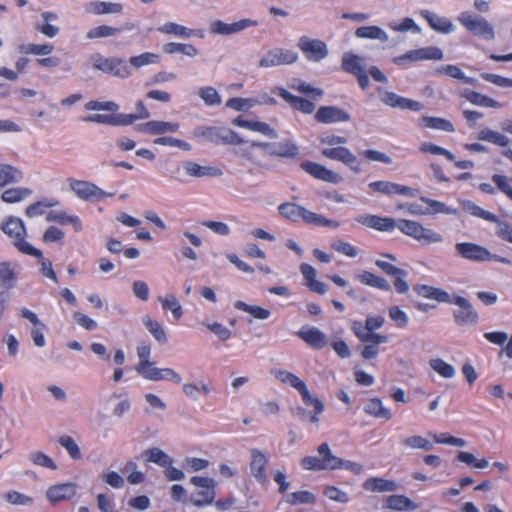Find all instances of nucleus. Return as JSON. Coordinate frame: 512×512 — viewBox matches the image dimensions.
<instances>
[{"instance_id":"1","label":"nucleus","mask_w":512,"mask_h":512,"mask_svg":"<svg viewBox=\"0 0 512 512\" xmlns=\"http://www.w3.org/2000/svg\"><path fill=\"white\" fill-rule=\"evenodd\" d=\"M384 323L383 316L375 315L368 316L364 325L354 326V334L360 342L357 351L364 360L376 359L381 352L380 346L389 342L387 334L377 332Z\"/></svg>"},{"instance_id":"50","label":"nucleus","mask_w":512,"mask_h":512,"mask_svg":"<svg viewBox=\"0 0 512 512\" xmlns=\"http://www.w3.org/2000/svg\"><path fill=\"white\" fill-rule=\"evenodd\" d=\"M318 453L320 455L321 462H323V465H327V470H335L343 467L342 459L334 456L331 453L328 443H322L318 447Z\"/></svg>"},{"instance_id":"35","label":"nucleus","mask_w":512,"mask_h":512,"mask_svg":"<svg viewBox=\"0 0 512 512\" xmlns=\"http://www.w3.org/2000/svg\"><path fill=\"white\" fill-rule=\"evenodd\" d=\"M128 116H123V114H91L85 116L83 121L104 124L109 126H128Z\"/></svg>"},{"instance_id":"43","label":"nucleus","mask_w":512,"mask_h":512,"mask_svg":"<svg viewBox=\"0 0 512 512\" xmlns=\"http://www.w3.org/2000/svg\"><path fill=\"white\" fill-rule=\"evenodd\" d=\"M416 292L419 296L426 299H433L440 303H450L451 296L444 290L429 285H421L416 287Z\"/></svg>"},{"instance_id":"7","label":"nucleus","mask_w":512,"mask_h":512,"mask_svg":"<svg viewBox=\"0 0 512 512\" xmlns=\"http://www.w3.org/2000/svg\"><path fill=\"white\" fill-rule=\"evenodd\" d=\"M278 211L284 218L297 222L303 220L306 223L317 226H330L332 221L322 217L306 208L291 202L282 203L278 207Z\"/></svg>"},{"instance_id":"55","label":"nucleus","mask_w":512,"mask_h":512,"mask_svg":"<svg viewBox=\"0 0 512 512\" xmlns=\"http://www.w3.org/2000/svg\"><path fill=\"white\" fill-rule=\"evenodd\" d=\"M163 51L166 54L182 53L194 57L198 54V49L192 44L169 42L163 45Z\"/></svg>"},{"instance_id":"41","label":"nucleus","mask_w":512,"mask_h":512,"mask_svg":"<svg viewBox=\"0 0 512 512\" xmlns=\"http://www.w3.org/2000/svg\"><path fill=\"white\" fill-rule=\"evenodd\" d=\"M418 125L425 128L444 131L448 133H452L455 131L453 123L441 117L423 116L418 120Z\"/></svg>"},{"instance_id":"14","label":"nucleus","mask_w":512,"mask_h":512,"mask_svg":"<svg viewBox=\"0 0 512 512\" xmlns=\"http://www.w3.org/2000/svg\"><path fill=\"white\" fill-rule=\"evenodd\" d=\"M298 54L290 49L275 48L269 50L259 61V67L269 68L281 65H290L296 62Z\"/></svg>"},{"instance_id":"59","label":"nucleus","mask_w":512,"mask_h":512,"mask_svg":"<svg viewBox=\"0 0 512 512\" xmlns=\"http://www.w3.org/2000/svg\"><path fill=\"white\" fill-rule=\"evenodd\" d=\"M430 367L441 377L451 379L455 376V368L440 358H434L429 361Z\"/></svg>"},{"instance_id":"44","label":"nucleus","mask_w":512,"mask_h":512,"mask_svg":"<svg viewBox=\"0 0 512 512\" xmlns=\"http://www.w3.org/2000/svg\"><path fill=\"white\" fill-rule=\"evenodd\" d=\"M23 179V172L9 164H0V188L18 183Z\"/></svg>"},{"instance_id":"27","label":"nucleus","mask_w":512,"mask_h":512,"mask_svg":"<svg viewBox=\"0 0 512 512\" xmlns=\"http://www.w3.org/2000/svg\"><path fill=\"white\" fill-rule=\"evenodd\" d=\"M85 11L92 15L120 14L123 5L118 2L91 1L85 5Z\"/></svg>"},{"instance_id":"63","label":"nucleus","mask_w":512,"mask_h":512,"mask_svg":"<svg viewBox=\"0 0 512 512\" xmlns=\"http://www.w3.org/2000/svg\"><path fill=\"white\" fill-rule=\"evenodd\" d=\"M260 104L259 100L255 98H241L233 97L228 99L226 106L236 111H245L256 105Z\"/></svg>"},{"instance_id":"23","label":"nucleus","mask_w":512,"mask_h":512,"mask_svg":"<svg viewBox=\"0 0 512 512\" xmlns=\"http://www.w3.org/2000/svg\"><path fill=\"white\" fill-rule=\"evenodd\" d=\"M357 222L360 224L367 226L369 228H373L382 232H391L395 228H397L398 222H396L393 218L389 217H380L377 215H359L356 218Z\"/></svg>"},{"instance_id":"57","label":"nucleus","mask_w":512,"mask_h":512,"mask_svg":"<svg viewBox=\"0 0 512 512\" xmlns=\"http://www.w3.org/2000/svg\"><path fill=\"white\" fill-rule=\"evenodd\" d=\"M387 26L392 31L400 32V33H405L408 31H412L414 33L421 32V28L410 17H406V18L402 19L401 21L392 20L387 23Z\"/></svg>"},{"instance_id":"12","label":"nucleus","mask_w":512,"mask_h":512,"mask_svg":"<svg viewBox=\"0 0 512 512\" xmlns=\"http://www.w3.org/2000/svg\"><path fill=\"white\" fill-rule=\"evenodd\" d=\"M190 482L198 488V491L191 500L193 505L196 507H204L214 502L216 496V482L214 479L202 476H193L191 477Z\"/></svg>"},{"instance_id":"3","label":"nucleus","mask_w":512,"mask_h":512,"mask_svg":"<svg viewBox=\"0 0 512 512\" xmlns=\"http://www.w3.org/2000/svg\"><path fill=\"white\" fill-rule=\"evenodd\" d=\"M0 229L12 240L13 245L19 252L35 258L42 257V251L26 241V227L20 218L15 216L6 217L0 225Z\"/></svg>"},{"instance_id":"61","label":"nucleus","mask_w":512,"mask_h":512,"mask_svg":"<svg viewBox=\"0 0 512 512\" xmlns=\"http://www.w3.org/2000/svg\"><path fill=\"white\" fill-rule=\"evenodd\" d=\"M286 502L290 505L314 504L316 502V496L307 490L296 491L287 495Z\"/></svg>"},{"instance_id":"16","label":"nucleus","mask_w":512,"mask_h":512,"mask_svg":"<svg viewBox=\"0 0 512 512\" xmlns=\"http://www.w3.org/2000/svg\"><path fill=\"white\" fill-rule=\"evenodd\" d=\"M455 249L458 255L465 260L485 262L490 261L491 258V252L487 248L472 242L456 243Z\"/></svg>"},{"instance_id":"40","label":"nucleus","mask_w":512,"mask_h":512,"mask_svg":"<svg viewBox=\"0 0 512 512\" xmlns=\"http://www.w3.org/2000/svg\"><path fill=\"white\" fill-rule=\"evenodd\" d=\"M461 96L464 97L471 104L476 105V106L487 107V108L502 107L501 103L494 100L493 98L488 97L486 95H483V94L478 93L473 90L466 89L461 92Z\"/></svg>"},{"instance_id":"36","label":"nucleus","mask_w":512,"mask_h":512,"mask_svg":"<svg viewBox=\"0 0 512 512\" xmlns=\"http://www.w3.org/2000/svg\"><path fill=\"white\" fill-rule=\"evenodd\" d=\"M233 123L241 128L259 132L269 138H277L276 130L265 122L246 120L239 116L234 119Z\"/></svg>"},{"instance_id":"26","label":"nucleus","mask_w":512,"mask_h":512,"mask_svg":"<svg viewBox=\"0 0 512 512\" xmlns=\"http://www.w3.org/2000/svg\"><path fill=\"white\" fill-rule=\"evenodd\" d=\"M315 119L319 123H336L349 120V115L334 106H321L315 114Z\"/></svg>"},{"instance_id":"5","label":"nucleus","mask_w":512,"mask_h":512,"mask_svg":"<svg viewBox=\"0 0 512 512\" xmlns=\"http://www.w3.org/2000/svg\"><path fill=\"white\" fill-rule=\"evenodd\" d=\"M397 229L424 246L439 244L444 241V237L441 233L431 228L424 227L416 221L401 219L398 221Z\"/></svg>"},{"instance_id":"28","label":"nucleus","mask_w":512,"mask_h":512,"mask_svg":"<svg viewBox=\"0 0 512 512\" xmlns=\"http://www.w3.org/2000/svg\"><path fill=\"white\" fill-rule=\"evenodd\" d=\"M18 265L9 261L0 262V288L10 290L18 280Z\"/></svg>"},{"instance_id":"22","label":"nucleus","mask_w":512,"mask_h":512,"mask_svg":"<svg viewBox=\"0 0 512 512\" xmlns=\"http://www.w3.org/2000/svg\"><path fill=\"white\" fill-rule=\"evenodd\" d=\"M420 16L427 21L431 29L438 33L450 34L455 30L453 22L445 16H440L426 9L420 11Z\"/></svg>"},{"instance_id":"62","label":"nucleus","mask_w":512,"mask_h":512,"mask_svg":"<svg viewBox=\"0 0 512 512\" xmlns=\"http://www.w3.org/2000/svg\"><path fill=\"white\" fill-rule=\"evenodd\" d=\"M457 460L474 469H485L489 466L487 459H477L472 453L465 451H459L457 453Z\"/></svg>"},{"instance_id":"46","label":"nucleus","mask_w":512,"mask_h":512,"mask_svg":"<svg viewBox=\"0 0 512 512\" xmlns=\"http://www.w3.org/2000/svg\"><path fill=\"white\" fill-rule=\"evenodd\" d=\"M363 487L371 492H393L398 488L394 481L383 478H369L364 482Z\"/></svg>"},{"instance_id":"17","label":"nucleus","mask_w":512,"mask_h":512,"mask_svg":"<svg viewBox=\"0 0 512 512\" xmlns=\"http://www.w3.org/2000/svg\"><path fill=\"white\" fill-rule=\"evenodd\" d=\"M258 25V21L251 19H241L234 23H225L221 20H215L210 24V31L213 34L231 35L245 30L249 27Z\"/></svg>"},{"instance_id":"33","label":"nucleus","mask_w":512,"mask_h":512,"mask_svg":"<svg viewBox=\"0 0 512 512\" xmlns=\"http://www.w3.org/2000/svg\"><path fill=\"white\" fill-rule=\"evenodd\" d=\"M132 29H134L133 23H127L124 27H112L106 24H102L88 30L86 37L90 40L113 37L120 34L123 30Z\"/></svg>"},{"instance_id":"4","label":"nucleus","mask_w":512,"mask_h":512,"mask_svg":"<svg viewBox=\"0 0 512 512\" xmlns=\"http://www.w3.org/2000/svg\"><path fill=\"white\" fill-rule=\"evenodd\" d=\"M193 136L215 145H241L244 140L235 131L226 127L197 126Z\"/></svg>"},{"instance_id":"6","label":"nucleus","mask_w":512,"mask_h":512,"mask_svg":"<svg viewBox=\"0 0 512 512\" xmlns=\"http://www.w3.org/2000/svg\"><path fill=\"white\" fill-rule=\"evenodd\" d=\"M54 46L51 43H23L18 46V52L23 55L46 56L36 59V64L39 67L46 69H53L61 64V58L58 56H51Z\"/></svg>"},{"instance_id":"47","label":"nucleus","mask_w":512,"mask_h":512,"mask_svg":"<svg viewBox=\"0 0 512 512\" xmlns=\"http://www.w3.org/2000/svg\"><path fill=\"white\" fill-rule=\"evenodd\" d=\"M460 205L462 206L463 210L467 213H469L472 216L484 219L488 222H498V217L481 208L480 206L476 205L474 202L470 200H460Z\"/></svg>"},{"instance_id":"24","label":"nucleus","mask_w":512,"mask_h":512,"mask_svg":"<svg viewBox=\"0 0 512 512\" xmlns=\"http://www.w3.org/2000/svg\"><path fill=\"white\" fill-rule=\"evenodd\" d=\"M40 17L41 21H37L34 24L35 31L43 34L48 38L56 37L60 32V28L59 26L54 25L53 22L59 20L58 14L53 11H43L40 14Z\"/></svg>"},{"instance_id":"9","label":"nucleus","mask_w":512,"mask_h":512,"mask_svg":"<svg viewBox=\"0 0 512 512\" xmlns=\"http://www.w3.org/2000/svg\"><path fill=\"white\" fill-rule=\"evenodd\" d=\"M458 22L473 35L485 40H493L495 32L493 26L483 17L469 11L461 12L457 17Z\"/></svg>"},{"instance_id":"11","label":"nucleus","mask_w":512,"mask_h":512,"mask_svg":"<svg viewBox=\"0 0 512 512\" xmlns=\"http://www.w3.org/2000/svg\"><path fill=\"white\" fill-rule=\"evenodd\" d=\"M93 67L106 74L113 75L119 78H127L131 75L130 64L117 57H104L102 55H96L92 58Z\"/></svg>"},{"instance_id":"56","label":"nucleus","mask_w":512,"mask_h":512,"mask_svg":"<svg viewBox=\"0 0 512 512\" xmlns=\"http://www.w3.org/2000/svg\"><path fill=\"white\" fill-rule=\"evenodd\" d=\"M234 307L237 310L247 312V313L251 314L254 318L260 319V320H265V319L269 318L271 315L270 310H268L266 308H262L260 306L249 305L241 300L236 301L234 303Z\"/></svg>"},{"instance_id":"31","label":"nucleus","mask_w":512,"mask_h":512,"mask_svg":"<svg viewBox=\"0 0 512 512\" xmlns=\"http://www.w3.org/2000/svg\"><path fill=\"white\" fill-rule=\"evenodd\" d=\"M48 222H56L60 225H71L74 232L78 233L82 231L83 225L79 216L70 215L66 211H50L46 215Z\"/></svg>"},{"instance_id":"52","label":"nucleus","mask_w":512,"mask_h":512,"mask_svg":"<svg viewBox=\"0 0 512 512\" xmlns=\"http://www.w3.org/2000/svg\"><path fill=\"white\" fill-rule=\"evenodd\" d=\"M386 505L389 509L396 511H411L417 508V505L404 495L389 496L386 500Z\"/></svg>"},{"instance_id":"64","label":"nucleus","mask_w":512,"mask_h":512,"mask_svg":"<svg viewBox=\"0 0 512 512\" xmlns=\"http://www.w3.org/2000/svg\"><path fill=\"white\" fill-rule=\"evenodd\" d=\"M58 442L62 447L66 449L67 453L72 459L78 460L81 458V450L71 436H60Z\"/></svg>"},{"instance_id":"39","label":"nucleus","mask_w":512,"mask_h":512,"mask_svg":"<svg viewBox=\"0 0 512 512\" xmlns=\"http://www.w3.org/2000/svg\"><path fill=\"white\" fill-rule=\"evenodd\" d=\"M269 155L293 159L299 155V148L291 140H284L282 142L273 143Z\"/></svg>"},{"instance_id":"34","label":"nucleus","mask_w":512,"mask_h":512,"mask_svg":"<svg viewBox=\"0 0 512 512\" xmlns=\"http://www.w3.org/2000/svg\"><path fill=\"white\" fill-rule=\"evenodd\" d=\"M268 463L267 457L258 449L251 450V461H250V469L253 476L259 482L266 481V466Z\"/></svg>"},{"instance_id":"15","label":"nucleus","mask_w":512,"mask_h":512,"mask_svg":"<svg viewBox=\"0 0 512 512\" xmlns=\"http://www.w3.org/2000/svg\"><path fill=\"white\" fill-rule=\"evenodd\" d=\"M297 45L309 61L319 62L328 55L325 42L319 39L302 36L299 38Z\"/></svg>"},{"instance_id":"54","label":"nucleus","mask_w":512,"mask_h":512,"mask_svg":"<svg viewBox=\"0 0 512 512\" xmlns=\"http://www.w3.org/2000/svg\"><path fill=\"white\" fill-rule=\"evenodd\" d=\"M147 462L155 463L161 467L169 466L173 463V459L164 451L157 447L149 448L144 452Z\"/></svg>"},{"instance_id":"38","label":"nucleus","mask_w":512,"mask_h":512,"mask_svg":"<svg viewBox=\"0 0 512 512\" xmlns=\"http://www.w3.org/2000/svg\"><path fill=\"white\" fill-rule=\"evenodd\" d=\"M184 170L187 175L191 177H216L222 174L221 170L212 166H201L194 161H186L183 164Z\"/></svg>"},{"instance_id":"10","label":"nucleus","mask_w":512,"mask_h":512,"mask_svg":"<svg viewBox=\"0 0 512 512\" xmlns=\"http://www.w3.org/2000/svg\"><path fill=\"white\" fill-rule=\"evenodd\" d=\"M67 182L75 195L84 201L98 202L114 195V193H108L89 181L68 178Z\"/></svg>"},{"instance_id":"21","label":"nucleus","mask_w":512,"mask_h":512,"mask_svg":"<svg viewBox=\"0 0 512 512\" xmlns=\"http://www.w3.org/2000/svg\"><path fill=\"white\" fill-rule=\"evenodd\" d=\"M274 376L282 383L295 388L300 393L303 403H308L311 400V394L305 382L292 372L278 369L274 371Z\"/></svg>"},{"instance_id":"8","label":"nucleus","mask_w":512,"mask_h":512,"mask_svg":"<svg viewBox=\"0 0 512 512\" xmlns=\"http://www.w3.org/2000/svg\"><path fill=\"white\" fill-rule=\"evenodd\" d=\"M320 143L328 147L322 150V154L333 160L341 161L345 164L352 163V153L349 149L343 147L347 143V139L334 134L325 133L319 138Z\"/></svg>"},{"instance_id":"20","label":"nucleus","mask_w":512,"mask_h":512,"mask_svg":"<svg viewBox=\"0 0 512 512\" xmlns=\"http://www.w3.org/2000/svg\"><path fill=\"white\" fill-rule=\"evenodd\" d=\"M77 492V485L72 482L59 483L50 486L46 491V497L50 503L56 504L61 501L72 499Z\"/></svg>"},{"instance_id":"51","label":"nucleus","mask_w":512,"mask_h":512,"mask_svg":"<svg viewBox=\"0 0 512 512\" xmlns=\"http://www.w3.org/2000/svg\"><path fill=\"white\" fill-rule=\"evenodd\" d=\"M32 194V190L26 187L9 188L2 192L1 199L5 203H18L28 198Z\"/></svg>"},{"instance_id":"60","label":"nucleus","mask_w":512,"mask_h":512,"mask_svg":"<svg viewBox=\"0 0 512 512\" xmlns=\"http://www.w3.org/2000/svg\"><path fill=\"white\" fill-rule=\"evenodd\" d=\"M402 444L410 449H420L430 451L433 449V444L428 439L420 435H411L402 440Z\"/></svg>"},{"instance_id":"42","label":"nucleus","mask_w":512,"mask_h":512,"mask_svg":"<svg viewBox=\"0 0 512 512\" xmlns=\"http://www.w3.org/2000/svg\"><path fill=\"white\" fill-rule=\"evenodd\" d=\"M364 411L368 415L378 419L390 420L392 418L391 410L385 407L379 398H372L368 400L364 406Z\"/></svg>"},{"instance_id":"19","label":"nucleus","mask_w":512,"mask_h":512,"mask_svg":"<svg viewBox=\"0 0 512 512\" xmlns=\"http://www.w3.org/2000/svg\"><path fill=\"white\" fill-rule=\"evenodd\" d=\"M369 188L387 196L402 195L414 197L416 195V191L413 188L390 181L371 182Z\"/></svg>"},{"instance_id":"25","label":"nucleus","mask_w":512,"mask_h":512,"mask_svg":"<svg viewBox=\"0 0 512 512\" xmlns=\"http://www.w3.org/2000/svg\"><path fill=\"white\" fill-rule=\"evenodd\" d=\"M301 167L314 178L325 182L338 183L341 179L340 176L334 171L329 170L325 166L312 161L303 162Z\"/></svg>"},{"instance_id":"30","label":"nucleus","mask_w":512,"mask_h":512,"mask_svg":"<svg viewBox=\"0 0 512 512\" xmlns=\"http://www.w3.org/2000/svg\"><path fill=\"white\" fill-rule=\"evenodd\" d=\"M296 335L315 349H322L327 344L326 336L318 328H303L296 332Z\"/></svg>"},{"instance_id":"32","label":"nucleus","mask_w":512,"mask_h":512,"mask_svg":"<svg viewBox=\"0 0 512 512\" xmlns=\"http://www.w3.org/2000/svg\"><path fill=\"white\" fill-rule=\"evenodd\" d=\"M157 30L163 34L174 35L180 38L203 37L202 30L191 29L175 22H166L159 26Z\"/></svg>"},{"instance_id":"29","label":"nucleus","mask_w":512,"mask_h":512,"mask_svg":"<svg viewBox=\"0 0 512 512\" xmlns=\"http://www.w3.org/2000/svg\"><path fill=\"white\" fill-rule=\"evenodd\" d=\"M179 123L152 120L140 126V130L150 135H162L165 133H175L179 130Z\"/></svg>"},{"instance_id":"45","label":"nucleus","mask_w":512,"mask_h":512,"mask_svg":"<svg viewBox=\"0 0 512 512\" xmlns=\"http://www.w3.org/2000/svg\"><path fill=\"white\" fill-rule=\"evenodd\" d=\"M59 204V200L55 198H44L28 205L25 214L29 218L38 217L45 214L48 208L58 206Z\"/></svg>"},{"instance_id":"48","label":"nucleus","mask_w":512,"mask_h":512,"mask_svg":"<svg viewBox=\"0 0 512 512\" xmlns=\"http://www.w3.org/2000/svg\"><path fill=\"white\" fill-rule=\"evenodd\" d=\"M476 138L480 141L489 142L500 147H506L510 142L506 135L490 128H484L480 130Z\"/></svg>"},{"instance_id":"18","label":"nucleus","mask_w":512,"mask_h":512,"mask_svg":"<svg viewBox=\"0 0 512 512\" xmlns=\"http://www.w3.org/2000/svg\"><path fill=\"white\" fill-rule=\"evenodd\" d=\"M272 92L280 96L285 102L290 104L295 110L304 114H311L315 110V104L303 97L293 95L283 87H275Z\"/></svg>"},{"instance_id":"58","label":"nucleus","mask_w":512,"mask_h":512,"mask_svg":"<svg viewBox=\"0 0 512 512\" xmlns=\"http://www.w3.org/2000/svg\"><path fill=\"white\" fill-rule=\"evenodd\" d=\"M159 301L161 302L162 309L170 310L176 320L182 317L183 309L175 295L169 294L165 297H159Z\"/></svg>"},{"instance_id":"13","label":"nucleus","mask_w":512,"mask_h":512,"mask_svg":"<svg viewBox=\"0 0 512 512\" xmlns=\"http://www.w3.org/2000/svg\"><path fill=\"white\" fill-rule=\"evenodd\" d=\"M450 303L457 306V309L453 311L454 321L457 325L474 326L478 323V313L466 298L462 296H454Z\"/></svg>"},{"instance_id":"53","label":"nucleus","mask_w":512,"mask_h":512,"mask_svg":"<svg viewBox=\"0 0 512 512\" xmlns=\"http://www.w3.org/2000/svg\"><path fill=\"white\" fill-rule=\"evenodd\" d=\"M143 324L159 344L162 345L167 342L166 332L160 322L152 319L150 316H145Z\"/></svg>"},{"instance_id":"49","label":"nucleus","mask_w":512,"mask_h":512,"mask_svg":"<svg viewBox=\"0 0 512 512\" xmlns=\"http://www.w3.org/2000/svg\"><path fill=\"white\" fill-rule=\"evenodd\" d=\"M355 35L358 38L379 40L381 42H387L389 40L388 34L378 26L359 27L356 29Z\"/></svg>"},{"instance_id":"37","label":"nucleus","mask_w":512,"mask_h":512,"mask_svg":"<svg viewBox=\"0 0 512 512\" xmlns=\"http://www.w3.org/2000/svg\"><path fill=\"white\" fill-rule=\"evenodd\" d=\"M300 271L306 281V285L311 291L321 295L326 293V284L316 279L317 272L311 265L303 263L300 266Z\"/></svg>"},{"instance_id":"2","label":"nucleus","mask_w":512,"mask_h":512,"mask_svg":"<svg viewBox=\"0 0 512 512\" xmlns=\"http://www.w3.org/2000/svg\"><path fill=\"white\" fill-rule=\"evenodd\" d=\"M150 354V344L146 342L140 343V345L137 347L139 362L135 369L143 378L150 381L167 380L172 381L175 384L181 383V376L173 369L152 367L153 363L149 360Z\"/></svg>"}]
</instances>
